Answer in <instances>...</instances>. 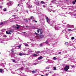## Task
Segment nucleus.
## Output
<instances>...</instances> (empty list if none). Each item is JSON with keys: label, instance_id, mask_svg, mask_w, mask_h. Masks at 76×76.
Listing matches in <instances>:
<instances>
[{"label": "nucleus", "instance_id": "f257e3e1", "mask_svg": "<svg viewBox=\"0 0 76 76\" xmlns=\"http://www.w3.org/2000/svg\"><path fill=\"white\" fill-rule=\"evenodd\" d=\"M69 69V66H66L64 68L65 71H67Z\"/></svg>", "mask_w": 76, "mask_h": 76}, {"label": "nucleus", "instance_id": "f03ea898", "mask_svg": "<svg viewBox=\"0 0 76 76\" xmlns=\"http://www.w3.org/2000/svg\"><path fill=\"white\" fill-rule=\"evenodd\" d=\"M37 32H38V33H39V31H40L41 35H42V32H41V29H39L37 30Z\"/></svg>", "mask_w": 76, "mask_h": 76}, {"label": "nucleus", "instance_id": "7ed1b4c3", "mask_svg": "<svg viewBox=\"0 0 76 76\" xmlns=\"http://www.w3.org/2000/svg\"><path fill=\"white\" fill-rule=\"evenodd\" d=\"M46 19L47 22H48V23H49V21L50 20V18H48V17H46Z\"/></svg>", "mask_w": 76, "mask_h": 76}, {"label": "nucleus", "instance_id": "20e7f679", "mask_svg": "<svg viewBox=\"0 0 76 76\" xmlns=\"http://www.w3.org/2000/svg\"><path fill=\"white\" fill-rule=\"evenodd\" d=\"M9 3H10V5H9L10 6H12V4H13V1H9Z\"/></svg>", "mask_w": 76, "mask_h": 76}, {"label": "nucleus", "instance_id": "39448f33", "mask_svg": "<svg viewBox=\"0 0 76 76\" xmlns=\"http://www.w3.org/2000/svg\"><path fill=\"white\" fill-rule=\"evenodd\" d=\"M19 56H23V55H26V54H25V53H23V54L20 53L19 54Z\"/></svg>", "mask_w": 76, "mask_h": 76}, {"label": "nucleus", "instance_id": "423d86ee", "mask_svg": "<svg viewBox=\"0 0 76 76\" xmlns=\"http://www.w3.org/2000/svg\"><path fill=\"white\" fill-rule=\"evenodd\" d=\"M43 58V57L42 56H39L38 58V60H41V59H42Z\"/></svg>", "mask_w": 76, "mask_h": 76}, {"label": "nucleus", "instance_id": "0eeeda50", "mask_svg": "<svg viewBox=\"0 0 76 76\" xmlns=\"http://www.w3.org/2000/svg\"><path fill=\"white\" fill-rule=\"evenodd\" d=\"M6 33L7 34H9L10 35H11V33H10L9 32H8V31H6Z\"/></svg>", "mask_w": 76, "mask_h": 76}, {"label": "nucleus", "instance_id": "6e6552de", "mask_svg": "<svg viewBox=\"0 0 76 76\" xmlns=\"http://www.w3.org/2000/svg\"><path fill=\"white\" fill-rule=\"evenodd\" d=\"M53 70H57V69H56V67H53Z\"/></svg>", "mask_w": 76, "mask_h": 76}, {"label": "nucleus", "instance_id": "1a4fd4ad", "mask_svg": "<svg viewBox=\"0 0 76 76\" xmlns=\"http://www.w3.org/2000/svg\"><path fill=\"white\" fill-rule=\"evenodd\" d=\"M36 54H39V53H40V51H37V52H36Z\"/></svg>", "mask_w": 76, "mask_h": 76}, {"label": "nucleus", "instance_id": "9d476101", "mask_svg": "<svg viewBox=\"0 0 76 76\" xmlns=\"http://www.w3.org/2000/svg\"><path fill=\"white\" fill-rule=\"evenodd\" d=\"M33 56H34V57H37V56H38V55L36 54H33Z\"/></svg>", "mask_w": 76, "mask_h": 76}, {"label": "nucleus", "instance_id": "9b49d317", "mask_svg": "<svg viewBox=\"0 0 76 76\" xmlns=\"http://www.w3.org/2000/svg\"><path fill=\"white\" fill-rule=\"evenodd\" d=\"M2 72H3V69H0V73H2Z\"/></svg>", "mask_w": 76, "mask_h": 76}, {"label": "nucleus", "instance_id": "f8f14e48", "mask_svg": "<svg viewBox=\"0 0 76 76\" xmlns=\"http://www.w3.org/2000/svg\"><path fill=\"white\" fill-rule=\"evenodd\" d=\"M13 32V30H11L9 31V32L10 33V32Z\"/></svg>", "mask_w": 76, "mask_h": 76}, {"label": "nucleus", "instance_id": "ddd939ff", "mask_svg": "<svg viewBox=\"0 0 76 76\" xmlns=\"http://www.w3.org/2000/svg\"><path fill=\"white\" fill-rule=\"evenodd\" d=\"M41 3H42V4H44V2L43 1H41L40 2Z\"/></svg>", "mask_w": 76, "mask_h": 76}, {"label": "nucleus", "instance_id": "4468645a", "mask_svg": "<svg viewBox=\"0 0 76 76\" xmlns=\"http://www.w3.org/2000/svg\"><path fill=\"white\" fill-rule=\"evenodd\" d=\"M53 59L54 60H57V58H56V57H54L53 58Z\"/></svg>", "mask_w": 76, "mask_h": 76}, {"label": "nucleus", "instance_id": "2eb2a0df", "mask_svg": "<svg viewBox=\"0 0 76 76\" xmlns=\"http://www.w3.org/2000/svg\"><path fill=\"white\" fill-rule=\"evenodd\" d=\"M4 11H7V9H6V8H4Z\"/></svg>", "mask_w": 76, "mask_h": 76}, {"label": "nucleus", "instance_id": "dca6fc26", "mask_svg": "<svg viewBox=\"0 0 76 76\" xmlns=\"http://www.w3.org/2000/svg\"><path fill=\"white\" fill-rule=\"evenodd\" d=\"M45 42L46 44H47L48 43V42L47 41H46Z\"/></svg>", "mask_w": 76, "mask_h": 76}, {"label": "nucleus", "instance_id": "f3484780", "mask_svg": "<svg viewBox=\"0 0 76 76\" xmlns=\"http://www.w3.org/2000/svg\"><path fill=\"white\" fill-rule=\"evenodd\" d=\"M3 37H4V38H6V37H7V36L6 35H4Z\"/></svg>", "mask_w": 76, "mask_h": 76}, {"label": "nucleus", "instance_id": "a211bd4d", "mask_svg": "<svg viewBox=\"0 0 76 76\" xmlns=\"http://www.w3.org/2000/svg\"><path fill=\"white\" fill-rule=\"evenodd\" d=\"M32 73H36V72L34 70L32 71Z\"/></svg>", "mask_w": 76, "mask_h": 76}, {"label": "nucleus", "instance_id": "6ab92c4d", "mask_svg": "<svg viewBox=\"0 0 76 76\" xmlns=\"http://www.w3.org/2000/svg\"><path fill=\"white\" fill-rule=\"evenodd\" d=\"M3 22H1L0 23V25H3Z\"/></svg>", "mask_w": 76, "mask_h": 76}, {"label": "nucleus", "instance_id": "aec40b11", "mask_svg": "<svg viewBox=\"0 0 76 76\" xmlns=\"http://www.w3.org/2000/svg\"><path fill=\"white\" fill-rule=\"evenodd\" d=\"M72 39H75V37H72L71 38Z\"/></svg>", "mask_w": 76, "mask_h": 76}, {"label": "nucleus", "instance_id": "412c9836", "mask_svg": "<svg viewBox=\"0 0 76 76\" xmlns=\"http://www.w3.org/2000/svg\"><path fill=\"white\" fill-rule=\"evenodd\" d=\"M20 28V26H18V27H16V28L17 29H19V28Z\"/></svg>", "mask_w": 76, "mask_h": 76}, {"label": "nucleus", "instance_id": "4be33fe9", "mask_svg": "<svg viewBox=\"0 0 76 76\" xmlns=\"http://www.w3.org/2000/svg\"><path fill=\"white\" fill-rule=\"evenodd\" d=\"M72 3L74 4H75V1L72 2Z\"/></svg>", "mask_w": 76, "mask_h": 76}, {"label": "nucleus", "instance_id": "5701e85b", "mask_svg": "<svg viewBox=\"0 0 76 76\" xmlns=\"http://www.w3.org/2000/svg\"><path fill=\"white\" fill-rule=\"evenodd\" d=\"M34 18V17L33 16H31V19H33Z\"/></svg>", "mask_w": 76, "mask_h": 76}, {"label": "nucleus", "instance_id": "b1692460", "mask_svg": "<svg viewBox=\"0 0 76 76\" xmlns=\"http://www.w3.org/2000/svg\"><path fill=\"white\" fill-rule=\"evenodd\" d=\"M69 31H72V30L70 29H68Z\"/></svg>", "mask_w": 76, "mask_h": 76}, {"label": "nucleus", "instance_id": "393cba45", "mask_svg": "<svg viewBox=\"0 0 76 76\" xmlns=\"http://www.w3.org/2000/svg\"><path fill=\"white\" fill-rule=\"evenodd\" d=\"M46 69H49V68L48 67H47L45 68Z\"/></svg>", "mask_w": 76, "mask_h": 76}, {"label": "nucleus", "instance_id": "a878e982", "mask_svg": "<svg viewBox=\"0 0 76 76\" xmlns=\"http://www.w3.org/2000/svg\"><path fill=\"white\" fill-rule=\"evenodd\" d=\"M12 61L13 62H14V63H15V60L14 59H13Z\"/></svg>", "mask_w": 76, "mask_h": 76}, {"label": "nucleus", "instance_id": "bb28decb", "mask_svg": "<svg viewBox=\"0 0 76 76\" xmlns=\"http://www.w3.org/2000/svg\"><path fill=\"white\" fill-rule=\"evenodd\" d=\"M35 34L36 35H39V34H37L36 32H35Z\"/></svg>", "mask_w": 76, "mask_h": 76}, {"label": "nucleus", "instance_id": "cd10ccee", "mask_svg": "<svg viewBox=\"0 0 76 76\" xmlns=\"http://www.w3.org/2000/svg\"><path fill=\"white\" fill-rule=\"evenodd\" d=\"M35 26H32V28H33V29H35Z\"/></svg>", "mask_w": 76, "mask_h": 76}, {"label": "nucleus", "instance_id": "c85d7f7f", "mask_svg": "<svg viewBox=\"0 0 76 76\" xmlns=\"http://www.w3.org/2000/svg\"><path fill=\"white\" fill-rule=\"evenodd\" d=\"M25 46H26V47L28 46V44H26V45H25Z\"/></svg>", "mask_w": 76, "mask_h": 76}, {"label": "nucleus", "instance_id": "c756f323", "mask_svg": "<svg viewBox=\"0 0 76 76\" xmlns=\"http://www.w3.org/2000/svg\"><path fill=\"white\" fill-rule=\"evenodd\" d=\"M42 44H40V47H41V46H42Z\"/></svg>", "mask_w": 76, "mask_h": 76}, {"label": "nucleus", "instance_id": "7c9ffc66", "mask_svg": "<svg viewBox=\"0 0 76 76\" xmlns=\"http://www.w3.org/2000/svg\"><path fill=\"white\" fill-rule=\"evenodd\" d=\"M61 54V52H59V53H58V54Z\"/></svg>", "mask_w": 76, "mask_h": 76}, {"label": "nucleus", "instance_id": "2f4dec72", "mask_svg": "<svg viewBox=\"0 0 76 76\" xmlns=\"http://www.w3.org/2000/svg\"><path fill=\"white\" fill-rule=\"evenodd\" d=\"M37 4H38V5H39V2H38L37 3Z\"/></svg>", "mask_w": 76, "mask_h": 76}, {"label": "nucleus", "instance_id": "473e14b6", "mask_svg": "<svg viewBox=\"0 0 76 76\" xmlns=\"http://www.w3.org/2000/svg\"><path fill=\"white\" fill-rule=\"evenodd\" d=\"M72 67H73V68H74V67H75V66H73V65H72Z\"/></svg>", "mask_w": 76, "mask_h": 76}, {"label": "nucleus", "instance_id": "72a5a7b5", "mask_svg": "<svg viewBox=\"0 0 76 76\" xmlns=\"http://www.w3.org/2000/svg\"><path fill=\"white\" fill-rule=\"evenodd\" d=\"M25 20L26 21V22H28V20Z\"/></svg>", "mask_w": 76, "mask_h": 76}, {"label": "nucleus", "instance_id": "f704fd0d", "mask_svg": "<svg viewBox=\"0 0 76 76\" xmlns=\"http://www.w3.org/2000/svg\"><path fill=\"white\" fill-rule=\"evenodd\" d=\"M48 75H49V74H47L45 75V76H47Z\"/></svg>", "mask_w": 76, "mask_h": 76}, {"label": "nucleus", "instance_id": "c9c22d12", "mask_svg": "<svg viewBox=\"0 0 76 76\" xmlns=\"http://www.w3.org/2000/svg\"><path fill=\"white\" fill-rule=\"evenodd\" d=\"M18 47H19V48H20V47H21V46L19 45V46H18Z\"/></svg>", "mask_w": 76, "mask_h": 76}, {"label": "nucleus", "instance_id": "e433bc0d", "mask_svg": "<svg viewBox=\"0 0 76 76\" xmlns=\"http://www.w3.org/2000/svg\"><path fill=\"white\" fill-rule=\"evenodd\" d=\"M12 53H15V52L14 51H12Z\"/></svg>", "mask_w": 76, "mask_h": 76}, {"label": "nucleus", "instance_id": "4c0bfd02", "mask_svg": "<svg viewBox=\"0 0 76 76\" xmlns=\"http://www.w3.org/2000/svg\"><path fill=\"white\" fill-rule=\"evenodd\" d=\"M52 73V72H49V73Z\"/></svg>", "mask_w": 76, "mask_h": 76}, {"label": "nucleus", "instance_id": "58836bf2", "mask_svg": "<svg viewBox=\"0 0 76 76\" xmlns=\"http://www.w3.org/2000/svg\"><path fill=\"white\" fill-rule=\"evenodd\" d=\"M0 8L1 9V8H2V7H1V6H0Z\"/></svg>", "mask_w": 76, "mask_h": 76}, {"label": "nucleus", "instance_id": "ea45409f", "mask_svg": "<svg viewBox=\"0 0 76 76\" xmlns=\"http://www.w3.org/2000/svg\"><path fill=\"white\" fill-rule=\"evenodd\" d=\"M22 33H24V34H25L26 33V32H22Z\"/></svg>", "mask_w": 76, "mask_h": 76}, {"label": "nucleus", "instance_id": "a19ab883", "mask_svg": "<svg viewBox=\"0 0 76 76\" xmlns=\"http://www.w3.org/2000/svg\"><path fill=\"white\" fill-rule=\"evenodd\" d=\"M74 1H75V3H76V0H75Z\"/></svg>", "mask_w": 76, "mask_h": 76}, {"label": "nucleus", "instance_id": "79ce46f5", "mask_svg": "<svg viewBox=\"0 0 76 76\" xmlns=\"http://www.w3.org/2000/svg\"><path fill=\"white\" fill-rule=\"evenodd\" d=\"M13 16H14V17H15V15H13Z\"/></svg>", "mask_w": 76, "mask_h": 76}, {"label": "nucleus", "instance_id": "37998d69", "mask_svg": "<svg viewBox=\"0 0 76 76\" xmlns=\"http://www.w3.org/2000/svg\"><path fill=\"white\" fill-rule=\"evenodd\" d=\"M35 23H37V21H35Z\"/></svg>", "mask_w": 76, "mask_h": 76}, {"label": "nucleus", "instance_id": "c03bdc74", "mask_svg": "<svg viewBox=\"0 0 76 76\" xmlns=\"http://www.w3.org/2000/svg\"><path fill=\"white\" fill-rule=\"evenodd\" d=\"M19 5H20V4H18V6H19Z\"/></svg>", "mask_w": 76, "mask_h": 76}, {"label": "nucleus", "instance_id": "a18cd8bd", "mask_svg": "<svg viewBox=\"0 0 76 76\" xmlns=\"http://www.w3.org/2000/svg\"><path fill=\"white\" fill-rule=\"evenodd\" d=\"M16 25H17V26H19V25H18V24H16Z\"/></svg>", "mask_w": 76, "mask_h": 76}, {"label": "nucleus", "instance_id": "49530a36", "mask_svg": "<svg viewBox=\"0 0 76 76\" xmlns=\"http://www.w3.org/2000/svg\"><path fill=\"white\" fill-rule=\"evenodd\" d=\"M40 38H42V37H41V36H40Z\"/></svg>", "mask_w": 76, "mask_h": 76}, {"label": "nucleus", "instance_id": "de8ad7c7", "mask_svg": "<svg viewBox=\"0 0 76 76\" xmlns=\"http://www.w3.org/2000/svg\"><path fill=\"white\" fill-rule=\"evenodd\" d=\"M66 44H68V43L67 42H66Z\"/></svg>", "mask_w": 76, "mask_h": 76}, {"label": "nucleus", "instance_id": "09e8293b", "mask_svg": "<svg viewBox=\"0 0 76 76\" xmlns=\"http://www.w3.org/2000/svg\"><path fill=\"white\" fill-rule=\"evenodd\" d=\"M27 27H28V26H26V28H27Z\"/></svg>", "mask_w": 76, "mask_h": 76}, {"label": "nucleus", "instance_id": "8fccbe9b", "mask_svg": "<svg viewBox=\"0 0 76 76\" xmlns=\"http://www.w3.org/2000/svg\"><path fill=\"white\" fill-rule=\"evenodd\" d=\"M34 20V21H35V20Z\"/></svg>", "mask_w": 76, "mask_h": 76}, {"label": "nucleus", "instance_id": "3c124183", "mask_svg": "<svg viewBox=\"0 0 76 76\" xmlns=\"http://www.w3.org/2000/svg\"><path fill=\"white\" fill-rule=\"evenodd\" d=\"M53 13H55V11H53Z\"/></svg>", "mask_w": 76, "mask_h": 76}, {"label": "nucleus", "instance_id": "603ef678", "mask_svg": "<svg viewBox=\"0 0 76 76\" xmlns=\"http://www.w3.org/2000/svg\"><path fill=\"white\" fill-rule=\"evenodd\" d=\"M41 76H44V75H42Z\"/></svg>", "mask_w": 76, "mask_h": 76}, {"label": "nucleus", "instance_id": "864d4df0", "mask_svg": "<svg viewBox=\"0 0 76 76\" xmlns=\"http://www.w3.org/2000/svg\"><path fill=\"white\" fill-rule=\"evenodd\" d=\"M44 6H43V7H44Z\"/></svg>", "mask_w": 76, "mask_h": 76}, {"label": "nucleus", "instance_id": "5fc2aeb1", "mask_svg": "<svg viewBox=\"0 0 76 76\" xmlns=\"http://www.w3.org/2000/svg\"><path fill=\"white\" fill-rule=\"evenodd\" d=\"M44 6H43V7H44Z\"/></svg>", "mask_w": 76, "mask_h": 76}]
</instances>
